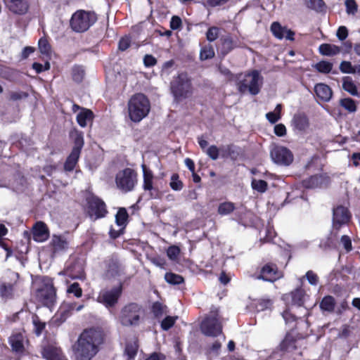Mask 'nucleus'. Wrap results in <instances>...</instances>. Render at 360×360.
<instances>
[{
  "label": "nucleus",
  "mask_w": 360,
  "mask_h": 360,
  "mask_svg": "<svg viewBox=\"0 0 360 360\" xmlns=\"http://www.w3.org/2000/svg\"><path fill=\"white\" fill-rule=\"evenodd\" d=\"M214 56V51L211 45L205 46L200 52V58L202 60L212 58Z\"/></svg>",
  "instance_id": "obj_39"
},
{
  "label": "nucleus",
  "mask_w": 360,
  "mask_h": 360,
  "mask_svg": "<svg viewBox=\"0 0 360 360\" xmlns=\"http://www.w3.org/2000/svg\"><path fill=\"white\" fill-rule=\"evenodd\" d=\"M176 319V316H168L165 317L161 322V328H162V330H167L170 328H172L174 326Z\"/></svg>",
  "instance_id": "obj_47"
},
{
  "label": "nucleus",
  "mask_w": 360,
  "mask_h": 360,
  "mask_svg": "<svg viewBox=\"0 0 360 360\" xmlns=\"http://www.w3.org/2000/svg\"><path fill=\"white\" fill-rule=\"evenodd\" d=\"M180 253V249L175 245L170 246L167 250L168 257L172 260H176Z\"/></svg>",
  "instance_id": "obj_54"
},
{
  "label": "nucleus",
  "mask_w": 360,
  "mask_h": 360,
  "mask_svg": "<svg viewBox=\"0 0 360 360\" xmlns=\"http://www.w3.org/2000/svg\"><path fill=\"white\" fill-rule=\"evenodd\" d=\"M9 342L14 352L22 353L24 351V337L22 334L17 333L11 335Z\"/></svg>",
  "instance_id": "obj_24"
},
{
  "label": "nucleus",
  "mask_w": 360,
  "mask_h": 360,
  "mask_svg": "<svg viewBox=\"0 0 360 360\" xmlns=\"http://www.w3.org/2000/svg\"><path fill=\"white\" fill-rule=\"evenodd\" d=\"M252 187L258 192L264 193L267 189V183L264 180L253 179L252 181Z\"/></svg>",
  "instance_id": "obj_44"
},
{
  "label": "nucleus",
  "mask_w": 360,
  "mask_h": 360,
  "mask_svg": "<svg viewBox=\"0 0 360 360\" xmlns=\"http://www.w3.org/2000/svg\"><path fill=\"white\" fill-rule=\"evenodd\" d=\"M305 6L316 12H322L326 9V4L323 0H304Z\"/></svg>",
  "instance_id": "obj_32"
},
{
  "label": "nucleus",
  "mask_w": 360,
  "mask_h": 360,
  "mask_svg": "<svg viewBox=\"0 0 360 360\" xmlns=\"http://www.w3.org/2000/svg\"><path fill=\"white\" fill-rule=\"evenodd\" d=\"M170 90L176 103H181L191 97L193 92L191 78L185 72L179 74L171 82Z\"/></svg>",
  "instance_id": "obj_3"
},
{
  "label": "nucleus",
  "mask_w": 360,
  "mask_h": 360,
  "mask_svg": "<svg viewBox=\"0 0 360 360\" xmlns=\"http://www.w3.org/2000/svg\"><path fill=\"white\" fill-rule=\"evenodd\" d=\"M165 307L159 302L153 304L152 310L155 317H161L165 313Z\"/></svg>",
  "instance_id": "obj_53"
},
{
  "label": "nucleus",
  "mask_w": 360,
  "mask_h": 360,
  "mask_svg": "<svg viewBox=\"0 0 360 360\" xmlns=\"http://www.w3.org/2000/svg\"><path fill=\"white\" fill-rule=\"evenodd\" d=\"M316 69L321 73H328L333 68V64L328 61H320L315 65Z\"/></svg>",
  "instance_id": "obj_43"
},
{
  "label": "nucleus",
  "mask_w": 360,
  "mask_h": 360,
  "mask_svg": "<svg viewBox=\"0 0 360 360\" xmlns=\"http://www.w3.org/2000/svg\"><path fill=\"white\" fill-rule=\"evenodd\" d=\"M128 219V213L125 208H120L116 216L115 221L118 226H123L126 225Z\"/></svg>",
  "instance_id": "obj_38"
},
{
  "label": "nucleus",
  "mask_w": 360,
  "mask_h": 360,
  "mask_svg": "<svg viewBox=\"0 0 360 360\" xmlns=\"http://www.w3.org/2000/svg\"><path fill=\"white\" fill-rule=\"evenodd\" d=\"M138 345L135 342H129L126 345L124 354L127 356V360L133 359L137 354Z\"/></svg>",
  "instance_id": "obj_36"
},
{
  "label": "nucleus",
  "mask_w": 360,
  "mask_h": 360,
  "mask_svg": "<svg viewBox=\"0 0 360 360\" xmlns=\"http://www.w3.org/2000/svg\"><path fill=\"white\" fill-rule=\"evenodd\" d=\"M237 81L238 89L240 93L247 91L252 95H257L260 91L263 84V77L258 70H252L245 74H238L235 77Z\"/></svg>",
  "instance_id": "obj_2"
},
{
  "label": "nucleus",
  "mask_w": 360,
  "mask_h": 360,
  "mask_svg": "<svg viewBox=\"0 0 360 360\" xmlns=\"http://www.w3.org/2000/svg\"><path fill=\"white\" fill-rule=\"evenodd\" d=\"M137 181V173L131 168L120 170L115 176L116 186L123 193L133 191Z\"/></svg>",
  "instance_id": "obj_7"
},
{
  "label": "nucleus",
  "mask_w": 360,
  "mask_h": 360,
  "mask_svg": "<svg viewBox=\"0 0 360 360\" xmlns=\"http://www.w3.org/2000/svg\"><path fill=\"white\" fill-rule=\"evenodd\" d=\"M68 293H72L77 297H80L82 295V290L78 283H73L67 289Z\"/></svg>",
  "instance_id": "obj_51"
},
{
  "label": "nucleus",
  "mask_w": 360,
  "mask_h": 360,
  "mask_svg": "<svg viewBox=\"0 0 360 360\" xmlns=\"http://www.w3.org/2000/svg\"><path fill=\"white\" fill-rule=\"evenodd\" d=\"M39 49L42 54L49 55L51 52V46L49 45L48 41L44 38H41L39 40Z\"/></svg>",
  "instance_id": "obj_46"
},
{
  "label": "nucleus",
  "mask_w": 360,
  "mask_h": 360,
  "mask_svg": "<svg viewBox=\"0 0 360 360\" xmlns=\"http://www.w3.org/2000/svg\"><path fill=\"white\" fill-rule=\"evenodd\" d=\"M165 279L172 285H178L184 282V278L181 276L174 273H167Z\"/></svg>",
  "instance_id": "obj_40"
},
{
  "label": "nucleus",
  "mask_w": 360,
  "mask_h": 360,
  "mask_svg": "<svg viewBox=\"0 0 360 360\" xmlns=\"http://www.w3.org/2000/svg\"><path fill=\"white\" fill-rule=\"evenodd\" d=\"M345 6L346 11L348 14H354L357 11V5L354 0H347Z\"/></svg>",
  "instance_id": "obj_56"
},
{
  "label": "nucleus",
  "mask_w": 360,
  "mask_h": 360,
  "mask_svg": "<svg viewBox=\"0 0 360 360\" xmlns=\"http://www.w3.org/2000/svg\"><path fill=\"white\" fill-rule=\"evenodd\" d=\"M8 9L16 14L27 13L29 6L26 0H4Z\"/></svg>",
  "instance_id": "obj_17"
},
{
  "label": "nucleus",
  "mask_w": 360,
  "mask_h": 360,
  "mask_svg": "<svg viewBox=\"0 0 360 360\" xmlns=\"http://www.w3.org/2000/svg\"><path fill=\"white\" fill-rule=\"evenodd\" d=\"M272 160L281 165H290L293 161V155L291 151L281 146H274L270 152Z\"/></svg>",
  "instance_id": "obj_10"
},
{
  "label": "nucleus",
  "mask_w": 360,
  "mask_h": 360,
  "mask_svg": "<svg viewBox=\"0 0 360 360\" xmlns=\"http://www.w3.org/2000/svg\"><path fill=\"white\" fill-rule=\"evenodd\" d=\"M76 307L75 302H64L60 306L57 316H59V319L61 322L65 321L68 317H69Z\"/></svg>",
  "instance_id": "obj_23"
},
{
  "label": "nucleus",
  "mask_w": 360,
  "mask_h": 360,
  "mask_svg": "<svg viewBox=\"0 0 360 360\" xmlns=\"http://www.w3.org/2000/svg\"><path fill=\"white\" fill-rule=\"evenodd\" d=\"M84 76V71L79 67H75L72 70V77L73 79L77 82L82 81Z\"/></svg>",
  "instance_id": "obj_59"
},
{
  "label": "nucleus",
  "mask_w": 360,
  "mask_h": 360,
  "mask_svg": "<svg viewBox=\"0 0 360 360\" xmlns=\"http://www.w3.org/2000/svg\"><path fill=\"white\" fill-rule=\"evenodd\" d=\"M221 151L222 153V158L231 157V158H233L235 155H237L238 154V153L236 151V147L233 145H228L222 147L221 148Z\"/></svg>",
  "instance_id": "obj_42"
},
{
  "label": "nucleus",
  "mask_w": 360,
  "mask_h": 360,
  "mask_svg": "<svg viewBox=\"0 0 360 360\" xmlns=\"http://www.w3.org/2000/svg\"><path fill=\"white\" fill-rule=\"evenodd\" d=\"M19 277V274L18 273L11 271V279L13 281V283H6L4 282H0V294L3 297H11L13 292V285L14 283H16L18 278Z\"/></svg>",
  "instance_id": "obj_19"
},
{
  "label": "nucleus",
  "mask_w": 360,
  "mask_h": 360,
  "mask_svg": "<svg viewBox=\"0 0 360 360\" xmlns=\"http://www.w3.org/2000/svg\"><path fill=\"white\" fill-rule=\"evenodd\" d=\"M221 347V343L219 341H215L212 346L207 349V355L217 356Z\"/></svg>",
  "instance_id": "obj_55"
},
{
  "label": "nucleus",
  "mask_w": 360,
  "mask_h": 360,
  "mask_svg": "<svg viewBox=\"0 0 360 360\" xmlns=\"http://www.w3.org/2000/svg\"><path fill=\"white\" fill-rule=\"evenodd\" d=\"M93 117L94 114L90 110L83 109L77 115V121L80 127H85L89 122L92 121Z\"/></svg>",
  "instance_id": "obj_25"
},
{
  "label": "nucleus",
  "mask_w": 360,
  "mask_h": 360,
  "mask_svg": "<svg viewBox=\"0 0 360 360\" xmlns=\"http://www.w3.org/2000/svg\"><path fill=\"white\" fill-rule=\"evenodd\" d=\"M283 276L282 272L278 270L276 265L272 264H266L262 267L257 279L274 282Z\"/></svg>",
  "instance_id": "obj_14"
},
{
  "label": "nucleus",
  "mask_w": 360,
  "mask_h": 360,
  "mask_svg": "<svg viewBox=\"0 0 360 360\" xmlns=\"http://www.w3.org/2000/svg\"><path fill=\"white\" fill-rule=\"evenodd\" d=\"M182 21L181 19L176 15L172 17L170 20V27L172 30H178L181 27Z\"/></svg>",
  "instance_id": "obj_61"
},
{
  "label": "nucleus",
  "mask_w": 360,
  "mask_h": 360,
  "mask_svg": "<svg viewBox=\"0 0 360 360\" xmlns=\"http://www.w3.org/2000/svg\"><path fill=\"white\" fill-rule=\"evenodd\" d=\"M221 41V53L224 55H226L237 46L236 41L230 36H226Z\"/></svg>",
  "instance_id": "obj_31"
},
{
  "label": "nucleus",
  "mask_w": 360,
  "mask_h": 360,
  "mask_svg": "<svg viewBox=\"0 0 360 360\" xmlns=\"http://www.w3.org/2000/svg\"><path fill=\"white\" fill-rule=\"evenodd\" d=\"M120 266L117 259H110L107 263L106 275L109 277H113L119 275Z\"/></svg>",
  "instance_id": "obj_28"
},
{
  "label": "nucleus",
  "mask_w": 360,
  "mask_h": 360,
  "mask_svg": "<svg viewBox=\"0 0 360 360\" xmlns=\"http://www.w3.org/2000/svg\"><path fill=\"white\" fill-rule=\"evenodd\" d=\"M219 36V28L217 27H211L206 33L207 39L212 42L217 39Z\"/></svg>",
  "instance_id": "obj_52"
},
{
  "label": "nucleus",
  "mask_w": 360,
  "mask_h": 360,
  "mask_svg": "<svg viewBox=\"0 0 360 360\" xmlns=\"http://www.w3.org/2000/svg\"><path fill=\"white\" fill-rule=\"evenodd\" d=\"M144 311L141 305L131 302L122 308L119 319L124 326H136L140 323Z\"/></svg>",
  "instance_id": "obj_6"
},
{
  "label": "nucleus",
  "mask_w": 360,
  "mask_h": 360,
  "mask_svg": "<svg viewBox=\"0 0 360 360\" xmlns=\"http://www.w3.org/2000/svg\"><path fill=\"white\" fill-rule=\"evenodd\" d=\"M319 51L321 55L333 56L340 52V48L335 44H322L319 46Z\"/></svg>",
  "instance_id": "obj_26"
},
{
  "label": "nucleus",
  "mask_w": 360,
  "mask_h": 360,
  "mask_svg": "<svg viewBox=\"0 0 360 360\" xmlns=\"http://www.w3.org/2000/svg\"><path fill=\"white\" fill-rule=\"evenodd\" d=\"M351 218L347 208L339 205L333 210V228L339 230L342 226L347 224Z\"/></svg>",
  "instance_id": "obj_13"
},
{
  "label": "nucleus",
  "mask_w": 360,
  "mask_h": 360,
  "mask_svg": "<svg viewBox=\"0 0 360 360\" xmlns=\"http://www.w3.org/2000/svg\"><path fill=\"white\" fill-rule=\"evenodd\" d=\"M220 150L221 149L212 145L207 148L205 152L212 160H216L219 158Z\"/></svg>",
  "instance_id": "obj_50"
},
{
  "label": "nucleus",
  "mask_w": 360,
  "mask_h": 360,
  "mask_svg": "<svg viewBox=\"0 0 360 360\" xmlns=\"http://www.w3.org/2000/svg\"><path fill=\"white\" fill-rule=\"evenodd\" d=\"M340 70L343 73L354 74L356 68L352 65L349 61H342L340 65Z\"/></svg>",
  "instance_id": "obj_48"
},
{
  "label": "nucleus",
  "mask_w": 360,
  "mask_h": 360,
  "mask_svg": "<svg viewBox=\"0 0 360 360\" xmlns=\"http://www.w3.org/2000/svg\"><path fill=\"white\" fill-rule=\"evenodd\" d=\"M335 306V301L330 295L325 296L320 302V308L322 311L332 312Z\"/></svg>",
  "instance_id": "obj_30"
},
{
  "label": "nucleus",
  "mask_w": 360,
  "mask_h": 360,
  "mask_svg": "<svg viewBox=\"0 0 360 360\" xmlns=\"http://www.w3.org/2000/svg\"><path fill=\"white\" fill-rule=\"evenodd\" d=\"M37 297L44 305L51 307L56 301V290L51 282L44 283L43 287L38 289Z\"/></svg>",
  "instance_id": "obj_12"
},
{
  "label": "nucleus",
  "mask_w": 360,
  "mask_h": 360,
  "mask_svg": "<svg viewBox=\"0 0 360 360\" xmlns=\"http://www.w3.org/2000/svg\"><path fill=\"white\" fill-rule=\"evenodd\" d=\"M340 103L341 106L350 112H354L356 110V103L354 101L350 98L341 99Z\"/></svg>",
  "instance_id": "obj_41"
},
{
  "label": "nucleus",
  "mask_w": 360,
  "mask_h": 360,
  "mask_svg": "<svg viewBox=\"0 0 360 360\" xmlns=\"http://www.w3.org/2000/svg\"><path fill=\"white\" fill-rule=\"evenodd\" d=\"M131 44V40L129 37H124L120 39L119 44H118V49L119 50L124 51L127 50Z\"/></svg>",
  "instance_id": "obj_57"
},
{
  "label": "nucleus",
  "mask_w": 360,
  "mask_h": 360,
  "mask_svg": "<svg viewBox=\"0 0 360 360\" xmlns=\"http://www.w3.org/2000/svg\"><path fill=\"white\" fill-rule=\"evenodd\" d=\"M309 283L312 285H316L319 282L318 276L312 271H308L305 275Z\"/></svg>",
  "instance_id": "obj_58"
},
{
  "label": "nucleus",
  "mask_w": 360,
  "mask_h": 360,
  "mask_svg": "<svg viewBox=\"0 0 360 360\" xmlns=\"http://www.w3.org/2000/svg\"><path fill=\"white\" fill-rule=\"evenodd\" d=\"M304 291L301 288H297L291 293L292 301L294 304L301 306L304 302Z\"/></svg>",
  "instance_id": "obj_37"
},
{
  "label": "nucleus",
  "mask_w": 360,
  "mask_h": 360,
  "mask_svg": "<svg viewBox=\"0 0 360 360\" xmlns=\"http://www.w3.org/2000/svg\"><path fill=\"white\" fill-rule=\"evenodd\" d=\"M71 136L74 139L75 146L73 150H77L78 152H81V150L84 146V138L82 132L75 131L72 133Z\"/></svg>",
  "instance_id": "obj_35"
},
{
  "label": "nucleus",
  "mask_w": 360,
  "mask_h": 360,
  "mask_svg": "<svg viewBox=\"0 0 360 360\" xmlns=\"http://www.w3.org/2000/svg\"><path fill=\"white\" fill-rule=\"evenodd\" d=\"M314 91L317 97L324 102L330 100L333 92L329 86L325 84H317L314 87Z\"/></svg>",
  "instance_id": "obj_20"
},
{
  "label": "nucleus",
  "mask_w": 360,
  "mask_h": 360,
  "mask_svg": "<svg viewBox=\"0 0 360 360\" xmlns=\"http://www.w3.org/2000/svg\"><path fill=\"white\" fill-rule=\"evenodd\" d=\"M121 293V286L115 287L110 290H103L100 292L97 300L107 308L112 307L117 304Z\"/></svg>",
  "instance_id": "obj_11"
},
{
  "label": "nucleus",
  "mask_w": 360,
  "mask_h": 360,
  "mask_svg": "<svg viewBox=\"0 0 360 360\" xmlns=\"http://www.w3.org/2000/svg\"><path fill=\"white\" fill-rule=\"evenodd\" d=\"M42 356L47 360H61V349L53 345H48L43 349Z\"/></svg>",
  "instance_id": "obj_21"
},
{
  "label": "nucleus",
  "mask_w": 360,
  "mask_h": 360,
  "mask_svg": "<svg viewBox=\"0 0 360 360\" xmlns=\"http://www.w3.org/2000/svg\"><path fill=\"white\" fill-rule=\"evenodd\" d=\"M337 37L340 40H345L348 36V30L345 26H340L336 32Z\"/></svg>",
  "instance_id": "obj_60"
},
{
  "label": "nucleus",
  "mask_w": 360,
  "mask_h": 360,
  "mask_svg": "<svg viewBox=\"0 0 360 360\" xmlns=\"http://www.w3.org/2000/svg\"><path fill=\"white\" fill-rule=\"evenodd\" d=\"M150 108L148 99L142 94L133 96L128 103V112L131 121L139 122L149 112Z\"/></svg>",
  "instance_id": "obj_4"
},
{
  "label": "nucleus",
  "mask_w": 360,
  "mask_h": 360,
  "mask_svg": "<svg viewBox=\"0 0 360 360\" xmlns=\"http://www.w3.org/2000/svg\"><path fill=\"white\" fill-rule=\"evenodd\" d=\"M33 239L36 242L43 243L49 237V230L43 221H37L32 228Z\"/></svg>",
  "instance_id": "obj_15"
},
{
  "label": "nucleus",
  "mask_w": 360,
  "mask_h": 360,
  "mask_svg": "<svg viewBox=\"0 0 360 360\" xmlns=\"http://www.w3.org/2000/svg\"><path fill=\"white\" fill-rule=\"evenodd\" d=\"M342 88L351 95L360 97V94H359L356 85L350 77H345L343 78Z\"/></svg>",
  "instance_id": "obj_29"
},
{
  "label": "nucleus",
  "mask_w": 360,
  "mask_h": 360,
  "mask_svg": "<svg viewBox=\"0 0 360 360\" xmlns=\"http://www.w3.org/2000/svg\"><path fill=\"white\" fill-rule=\"evenodd\" d=\"M236 209L235 204L232 202L226 201L220 203L218 206L217 212L220 215H228L232 213Z\"/></svg>",
  "instance_id": "obj_33"
},
{
  "label": "nucleus",
  "mask_w": 360,
  "mask_h": 360,
  "mask_svg": "<svg viewBox=\"0 0 360 360\" xmlns=\"http://www.w3.org/2000/svg\"><path fill=\"white\" fill-rule=\"evenodd\" d=\"M200 330L207 336L216 337L221 333L222 326L219 321L218 311H212L201 323Z\"/></svg>",
  "instance_id": "obj_8"
},
{
  "label": "nucleus",
  "mask_w": 360,
  "mask_h": 360,
  "mask_svg": "<svg viewBox=\"0 0 360 360\" xmlns=\"http://www.w3.org/2000/svg\"><path fill=\"white\" fill-rule=\"evenodd\" d=\"M33 324L35 334L37 336L40 335L45 328L46 323L41 322L37 317H35L33 319Z\"/></svg>",
  "instance_id": "obj_49"
},
{
  "label": "nucleus",
  "mask_w": 360,
  "mask_h": 360,
  "mask_svg": "<svg viewBox=\"0 0 360 360\" xmlns=\"http://www.w3.org/2000/svg\"><path fill=\"white\" fill-rule=\"evenodd\" d=\"M157 63V60L152 55H146L143 58V63L146 67L154 66Z\"/></svg>",
  "instance_id": "obj_64"
},
{
  "label": "nucleus",
  "mask_w": 360,
  "mask_h": 360,
  "mask_svg": "<svg viewBox=\"0 0 360 360\" xmlns=\"http://www.w3.org/2000/svg\"><path fill=\"white\" fill-rule=\"evenodd\" d=\"M292 123L294 128L300 131L306 130L309 124L307 117L302 113L295 115Z\"/></svg>",
  "instance_id": "obj_22"
},
{
  "label": "nucleus",
  "mask_w": 360,
  "mask_h": 360,
  "mask_svg": "<svg viewBox=\"0 0 360 360\" xmlns=\"http://www.w3.org/2000/svg\"><path fill=\"white\" fill-rule=\"evenodd\" d=\"M103 342L101 331L89 329L83 331L72 347L75 360H91L98 352Z\"/></svg>",
  "instance_id": "obj_1"
},
{
  "label": "nucleus",
  "mask_w": 360,
  "mask_h": 360,
  "mask_svg": "<svg viewBox=\"0 0 360 360\" xmlns=\"http://www.w3.org/2000/svg\"><path fill=\"white\" fill-rule=\"evenodd\" d=\"M80 155V152L77 150H72L71 153L68 157L66 162L64 165V168L66 171H72L78 161Z\"/></svg>",
  "instance_id": "obj_27"
},
{
  "label": "nucleus",
  "mask_w": 360,
  "mask_h": 360,
  "mask_svg": "<svg viewBox=\"0 0 360 360\" xmlns=\"http://www.w3.org/2000/svg\"><path fill=\"white\" fill-rule=\"evenodd\" d=\"M281 349L290 352L296 349L295 340L290 335H287L280 345Z\"/></svg>",
  "instance_id": "obj_34"
},
{
  "label": "nucleus",
  "mask_w": 360,
  "mask_h": 360,
  "mask_svg": "<svg viewBox=\"0 0 360 360\" xmlns=\"http://www.w3.org/2000/svg\"><path fill=\"white\" fill-rule=\"evenodd\" d=\"M272 34L278 39L285 38L289 40H293L294 32L288 30L285 27H282L278 22H274L271 25Z\"/></svg>",
  "instance_id": "obj_18"
},
{
  "label": "nucleus",
  "mask_w": 360,
  "mask_h": 360,
  "mask_svg": "<svg viewBox=\"0 0 360 360\" xmlns=\"http://www.w3.org/2000/svg\"><path fill=\"white\" fill-rule=\"evenodd\" d=\"M50 246L53 254L65 252L68 250L69 242L67 238L60 235H53Z\"/></svg>",
  "instance_id": "obj_16"
},
{
  "label": "nucleus",
  "mask_w": 360,
  "mask_h": 360,
  "mask_svg": "<svg viewBox=\"0 0 360 360\" xmlns=\"http://www.w3.org/2000/svg\"><path fill=\"white\" fill-rule=\"evenodd\" d=\"M340 243L343 245L344 248L347 250V252L352 250V241L349 236L346 235L342 236L340 240Z\"/></svg>",
  "instance_id": "obj_62"
},
{
  "label": "nucleus",
  "mask_w": 360,
  "mask_h": 360,
  "mask_svg": "<svg viewBox=\"0 0 360 360\" xmlns=\"http://www.w3.org/2000/svg\"><path fill=\"white\" fill-rule=\"evenodd\" d=\"M13 70L0 64V76L9 79L12 75Z\"/></svg>",
  "instance_id": "obj_63"
},
{
  "label": "nucleus",
  "mask_w": 360,
  "mask_h": 360,
  "mask_svg": "<svg viewBox=\"0 0 360 360\" xmlns=\"http://www.w3.org/2000/svg\"><path fill=\"white\" fill-rule=\"evenodd\" d=\"M88 213L92 220L104 217L107 213L104 202L94 195L87 198Z\"/></svg>",
  "instance_id": "obj_9"
},
{
  "label": "nucleus",
  "mask_w": 360,
  "mask_h": 360,
  "mask_svg": "<svg viewBox=\"0 0 360 360\" xmlns=\"http://www.w3.org/2000/svg\"><path fill=\"white\" fill-rule=\"evenodd\" d=\"M170 186L174 191H181L183 188V183L179 179L177 174H173L171 176Z\"/></svg>",
  "instance_id": "obj_45"
},
{
  "label": "nucleus",
  "mask_w": 360,
  "mask_h": 360,
  "mask_svg": "<svg viewBox=\"0 0 360 360\" xmlns=\"http://www.w3.org/2000/svg\"><path fill=\"white\" fill-rule=\"evenodd\" d=\"M97 20L94 12L78 10L75 12L70 20L71 29L75 32H84L89 29Z\"/></svg>",
  "instance_id": "obj_5"
}]
</instances>
